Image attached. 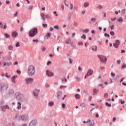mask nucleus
I'll list each match as a JSON object with an SVG mask.
<instances>
[{
    "label": "nucleus",
    "mask_w": 126,
    "mask_h": 126,
    "mask_svg": "<svg viewBox=\"0 0 126 126\" xmlns=\"http://www.w3.org/2000/svg\"><path fill=\"white\" fill-rule=\"evenodd\" d=\"M28 74L29 76L32 77L35 74V67L32 65L29 66L28 69Z\"/></svg>",
    "instance_id": "f257e3e1"
},
{
    "label": "nucleus",
    "mask_w": 126,
    "mask_h": 126,
    "mask_svg": "<svg viewBox=\"0 0 126 126\" xmlns=\"http://www.w3.org/2000/svg\"><path fill=\"white\" fill-rule=\"evenodd\" d=\"M37 34H38V29L37 28L32 29L29 32V35L32 38L35 37Z\"/></svg>",
    "instance_id": "f03ea898"
},
{
    "label": "nucleus",
    "mask_w": 126,
    "mask_h": 126,
    "mask_svg": "<svg viewBox=\"0 0 126 126\" xmlns=\"http://www.w3.org/2000/svg\"><path fill=\"white\" fill-rule=\"evenodd\" d=\"M15 96H16V99L17 101H23L24 99L23 94L20 93H16Z\"/></svg>",
    "instance_id": "7ed1b4c3"
},
{
    "label": "nucleus",
    "mask_w": 126,
    "mask_h": 126,
    "mask_svg": "<svg viewBox=\"0 0 126 126\" xmlns=\"http://www.w3.org/2000/svg\"><path fill=\"white\" fill-rule=\"evenodd\" d=\"M7 88H8V85H7V84H5L3 83H0V91H1V92H3L4 90H7Z\"/></svg>",
    "instance_id": "20e7f679"
},
{
    "label": "nucleus",
    "mask_w": 126,
    "mask_h": 126,
    "mask_svg": "<svg viewBox=\"0 0 126 126\" xmlns=\"http://www.w3.org/2000/svg\"><path fill=\"white\" fill-rule=\"evenodd\" d=\"M98 58L99 59L100 61L103 63H107V57L103 55H97Z\"/></svg>",
    "instance_id": "39448f33"
},
{
    "label": "nucleus",
    "mask_w": 126,
    "mask_h": 126,
    "mask_svg": "<svg viewBox=\"0 0 126 126\" xmlns=\"http://www.w3.org/2000/svg\"><path fill=\"white\" fill-rule=\"evenodd\" d=\"M94 73V71L93 70H91V69H89L87 73L85 76V79H86L87 78L88 76H90L92 75L93 73Z\"/></svg>",
    "instance_id": "423d86ee"
},
{
    "label": "nucleus",
    "mask_w": 126,
    "mask_h": 126,
    "mask_svg": "<svg viewBox=\"0 0 126 126\" xmlns=\"http://www.w3.org/2000/svg\"><path fill=\"white\" fill-rule=\"evenodd\" d=\"M26 84H29L32 83L34 81V79L32 78H27L25 79Z\"/></svg>",
    "instance_id": "0eeeda50"
},
{
    "label": "nucleus",
    "mask_w": 126,
    "mask_h": 126,
    "mask_svg": "<svg viewBox=\"0 0 126 126\" xmlns=\"http://www.w3.org/2000/svg\"><path fill=\"white\" fill-rule=\"evenodd\" d=\"M37 124H38V121L33 120L30 123L29 126H35Z\"/></svg>",
    "instance_id": "6e6552de"
},
{
    "label": "nucleus",
    "mask_w": 126,
    "mask_h": 126,
    "mask_svg": "<svg viewBox=\"0 0 126 126\" xmlns=\"http://www.w3.org/2000/svg\"><path fill=\"white\" fill-rule=\"evenodd\" d=\"M120 44H121V42H120V40L118 39H117L115 41V43H113V46L116 48H119V45H120Z\"/></svg>",
    "instance_id": "1a4fd4ad"
},
{
    "label": "nucleus",
    "mask_w": 126,
    "mask_h": 126,
    "mask_svg": "<svg viewBox=\"0 0 126 126\" xmlns=\"http://www.w3.org/2000/svg\"><path fill=\"white\" fill-rule=\"evenodd\" d=\"M19 120H22V121H25L28 120V117L26 115H21L19 117Z\"/></svg>",
    "instance_id": "9d476101"
},
{
    "label": "nucleus",
    "mask_w": 126,
    "mask_h": 126,
    "mask_svg": "<svg viewBox=\"0 0 126 126\" xmlns=\"http://www.w3.org/2000/svg\"><path fill=\"white\" fill-rule=\"evenodd\" d=\"M46 75L48 76L49 77H51V76H54V73L52 72H51L49 70H47L46 71Z\"/></svg>",
    "instance_id": "9b49d317"
},
{
    "label": "nucleus",
    "mask_w": 126,
    "mask_h": 126,
    "mask_svg": "<svg viewBox=\"0 0 126 126\" xmlns=\"http://www.w3.org/2000/svg\"><path fill=\"white\" fill-rule=\"evenodd\" d=\"M39 93L40 90L35 89L34 91H33V94L34 96H35L36 97H38Z\"/></svg>",
    "instance_id": "f8f14e48"
},
{
    "label": "nucleus",
    "mask_w": 126,
    "mask_h": 126,
    "mask_svg": "<svg viewBox=\"0 0 126 126\" xmlns=\"http://www.w3.org/2000/svg\"><path fill=\"white\" fill-rule=\"evenodd\" d=\"M0 109L3 112H5V110L7 109V110H9V107H8V105H5V106H1Z\"/></svg>",
    "instance_id": "ddd939ff"
},
{
    "label": "nucleus",
    "mask_w": 126,
    "mask_h": 126,
    "mask_svg": "<svg viewBox=\"0 0 126 126\" xmlns=\"http://www.w3.org/2000/svg\"><path fill=\"white\" fill-rule=\"evenodd\" d=\"M12 38H17L18 36V33L16 31L12 32L11 33Z\"/></svg>",
    "instance_id": "4468645a"
},
{
    "label": "nucleus",
    "mask_w": 126,
    "mask_h": 126,
    "mask_svg": "<svg viewBox=\"0 0 126 126\" xmlns=\"http://www.w3.org/2000/svg\"><path fill=\"white\" fill-rule=\"evenodd\" d=\"M62 94H63V92L62 91H59L57 92L58 99H61V98H62Z\"/></svg>",
    "instance_id": "2eb2a0df"
},
{
    "label": "nucleus",
    "mask_w": 126,
    "mask_h": 126,
    "mask_svg": "<svg viewBox=\"0 0 126 126\" xmlns=\"http://www.w3.org/2000/svg\"><path fill=\"white\" fill-rule=\"evenodd\" d=\"M94 121L91 122V120H89L88 121H87V124H90V126H94Z\"/></svg>",
    "instance_id": "dca6fc26"
},
{
    "label": "nucleus",
    "mask_w": 126,
    "mask_h": 126,
    "mask_svg": "<svg viewBox=\"0 0 126 126\" xmlns=\"http://www.w3.org/2000/svg\"><path fill=\"white\" fill-rule=\"evenodd\" d=\"M66 44L67 45L68 44H70L71 45L72 44V41H71V40L70 39V38H68V40L66 41Z\"/></svg>",
    "instance_id": "f3484780"
},
{
    "label": "nucleus",
    "mask_w": 126,
    "mask_h": 126,
    "mask_svg": "<svg viewBox=\"0 0 126 126\" xmlns=\"http://www.w3.org/2000/svg\"><path fill=\"white\" fill-rule=\"evenodd\" d=\"M75 98L77 99H80V95L78 94H75Z\"/></svg>",
    "instance_id": "a211bd4d"
},
{
    "label": "nucleus",
    "mask_w": 126,
    "mask_h": 126,
    "mask_svg": "<svg viewBox=\"0 0 126 126\" xmlns=\"http://www.w3.org/2000/svg\"><path fill=\"white\" fill-rule=\"evenodd\" d=\"M17 77V76H13L12 78V82L13 83H15V79Z\"/></svg>",
    "instance_id": "6ab92c4d"
},
{
    "label": "nucleus",
    "mask_w": 126,
    "mask_h": 126,
    "mask_svg": "<svg viewBox=\"0 0 126 126\" xmlns=\"http://www.w3.org/2000/svg\"><path fill=\"white\" fill-rule=\"evenodd\" d=\"M118 22H124V19H123L122 17H119L118 19L117 20Z\"/></svg>",
    "instance_id": "aec40b11"
},
{
    "label": "nucleus",
    "mask_w": 126,
    "mask_h": 126,
    "mask_svg": "<svg viewBox=\"0 0 126 126\" xmlns=\"http://www.w3.org/2000/svg\"><path fill=\"white\" fill-rule=\"evenodd\" d=\"M18 105L17 109L18 110H20V109H21V103L20 102H18Z\"/></svg>",
    "instance_id": "412c9836"
},
{
    "label": "nucleus",
    "mask_w": 126,
    "mask_h": 126,
    "mask_svg": "<svg viewBox=\"0 0 126 126\" xmlns=\"http://www.w3.org/2000/svg\"><path fill=\"white\" fill-rule=\"evenodd\" d=\"M93 91H94V93L93 94V95H95V94H94V93H96V94L98 93V91H99V90L95 88L94 89Z\"/></svg>",
    "instance_id": "4be33fe9"
},
{
    "label": "nucleus",
    "mask_w": 126,
    "mask_h": 126,
    "mask_svg": "<svg viewBox=\"0 0 126 126\" xmlns=\"http://www.w3.org/2000/svg\"><path fill=\"white\" fill-rule=\"evenodd\" d=\"M14 93V91L13 90H10L8 92L9 95H11Z\"/></svg>",
    "instance_id": "5701e85b"
},
{
    "label": "nucleus",
    "mask_w": 126,
    "mask_h": 126,
    "mask_svg": "<svg viewBox=\"0 0 126 126\" xmlns=\"http://www.w3.org/2000/svg\"><path fill=\"white\" fill-rule=\"evenodd\" d=\"M8 49L10 51H12L13 50V46L12 45H9L8 46Z\"/></svg>",
    "instance_id": "b1692460"
},
{
    "label": "nucleus",
    "mask_w": 126,
    "mask_h": 126,
    "mask_svg": "<svg viewBox=\"0 0 126 126\" xmlns=\"http://www.w3.org/2000/svg\"><path fill=\"white\" fill-rule=\"evenodd\" d=\"M40 16L42 18L43 20H46V18H45V14L41 13Z\"/></svg>",
    "instance_id": "393cba45"
},
{
    "label": "nucleus",
    "mask_w": 126,
    "mask_h": 126,
    "mask_svg": "<svg viewBox=\"0 0 126 126\" xmlns=\"http://www.w3.org/2000/svg\"><path fill=\"white\" fill-rule=\"evenodd\" d=\"M97 49H98V47H97V46H96V45L94 46V47L92 48V49L93 50V51H94V52H96V51H97Z\"/></svg>",
    "instance_id": "a878e982"
},
{
    "label": "nucleus",
    "mask_w": 126,
    "mask_h": 126,
    "mask_svg": "<svg viewBox=\"0 0 126 126\" xmlns=\"http://www.w3.org/2000/svg\"><path fill=\"white\" fill-rule=\"evenodd\" d=\"M105 105L107 107H108L109 108H111V107H112V104H109V103H108L107 102H105Z\"/></svg>",
    "instance_id": "bb28decb"
},
{
    "label": "nucleus",
    "mask_w": 126,
    "mask_h": 126,
    "mask_svg": "<svg viewBox=\"0 0 126 126\" xmlns=\"http://www.w3.org/2000/svg\"><path fill=\"white\" fill-rule=\"evenodd\" d=\"M89 6V3L88 2H86L84 3V7H87Z\"/></svg>",
    "instance_id": "cd10ccee"
},
{
    "label": "nucleus",
    "mask_w": 126,
    "mask_h": 126,
    "mask_svg": "<svg viewBox=\"0 0 126 126\" xmlns=\"http://www.w3.org/2000/svg\"><path fill=\"white\" fill-rule=\"evenodd\" d=\"M4 35L5 36V38L7 39V38H9L10 37V35L8 34L7 33H5L4 34Z\"/></svg>",
    "instance_id": "c85d7f7f"
},
{
    "label": "nucleus",
    "mask_w": 126,
    "mask_h": 126,
    "mask_svg": "<svg viewBox=\"0 0 126 126\" xmlns=\"http://www.w3.org/2000/svg\"><path fill=\"white\" fill-rule=\"evenodd\" d=\"M48 105L50 107H52L54 105V102L53 101H50L48 103Z\"/></svg>",
    "instance_id": "c756f323"
},
{
    "label": "nucleus",
    "mask_w": 126,
    "mask_h": 126,
    "mask_svg": "<svg viewBox=\"0 0 126 126\" xmlns=\"http://www.w3.org/2000/svg\"><path fill=\"white\" fill-rule=\"evenodd\" d=\"M71 15H72V14H71V13H69L68 15V20H70V17H71Z\"/></svg>",
    "instance_id": "7c9ffc66"
},
{
    "label": "nucleus",
    "mask_w": 126,
    "mask_h": 126,
    "mask_svg": "<svg viewBox=\"0 0 126 126\" xmlns=\"http://www.w3.org/2000/svg\"><path fill=\"white\" fill-rule=\"evenodd\" d=\"M81 38L82 39H83L84 40H85V39H86V35H85V34H82V36H81Z\"/></svg>",
    "instance_id": "2f4dec72"
},
{
    "label": "nucleus",
    "mask_w": 126,
    "mask_h": 126,
    "mask_svg": "<svg viewBox=\"0 0 126 126\" xmlns=\"http://www.w3.org/2000/svg\"><path fill=\"white\" fill-rule=\"evenodd\" d=\"M64 81L65 82V83H66V82H67V80L65 78L62 79V82H63Z\"/></svg>",
    "instance_id": "473e14b6"
},
{
    "label": "nucleus",
    "mask_w": 126,
    "mask_h": 126,
    "mask_svg": "<svg viewBox=\"0 0 126 126\" xmlns=\"http://www.w3.org/2000/svg\"><path fill=\"white\" fill-rule=\"evenodd\" d=\"M126 64H123L121 66L122 69H124V68H126Z\"/></svg>",
    "instance_id": "72a5a7b5"
},
{
    "label": "nucleus",
    "mask_w": 126,
    "mask_h": 126,
    "mask_svg": "<svg viewBox=\"0 0 126 126\" xmlns=\"http://www.w3.org/2000/svg\"><path fill=\"white\" fill-rule=\"evenodd\" d=\"M54 28L55 29H57V30H59V29H60V28H59V25L54 26Z\"/></svg>",
    "instance_id": "f704fd0d"
},
{
    "label": "nucleus",
    "mask_w": 126,
    "mask_h": 126,
    "mask_svg": "<svg viewBox=\"0 0 126 126\" xmlns=\"http://www.w3.org/2000/svg\"><path fill=\"white\" fill-rule=\"evenodd\" d=\"M104 36L107 37V38H110V34L105 32V33H104Z\"/></svg>",
    "instance_id": "c9c22d12"
},
{
    "label": "nucleus",
    "mask_w": 126,
    "mask_h": 126,
    "mask_svg": "<svg viewBox=\"0 0 126 126\" xmlns=\"http://www.w3.org/2000/svg\"><path fill=\"white\" fill-rule=\"evenodd\" d=\"M47 38H50L51 37V33L48 32L46 34Z\"/></svg>",
    "instance_id": "e433bc0d"
},
{
    "label": "nucleus",
    "mask_w": 126,
    "mask_h": 126,
    "mask_svg": "<svg viewBox=\"0 0 126 126\" xmlns=\"http://www.w3.org/2000/svg\"><path fill=\"white\" fill-rule=\"evenodd\" d=\"M104 97H105V98H108V97H109V94H108V93H105V94H104Z\"/></svg>",
    "instance_id": "4c0bfd02"
},
{
    "label": "nucleus",
    "mask_w": 126,
    "mask_h": 126,
    "mask_svg": "<svg viewBox=\"0 0 126 126\" xmlns=\"http://www.w3.org/2000/svg\"><path fill=\"white\" fill-rule=\"evenodd\" d=\"M20 46V44H19V42H17L15 44V47L18 48V47H19Z\"/></svg>",
    "instance_id": "58836bf2"
},
{
    "label": "nucleus",
    "mask_w": 126,
    "mask_h": 126,
    "mask_svg": "<svg viewBox=\"0 0 126 126\" xmlns=\"http://www.w3.org/2000/svg\"><path fill=\"white\" fill-rule=\"evenodd\" d=\"M4 103V101L3 100H1L0 102V106H3V103Z\"/></svg>",
    "instance_id": "ea45409f"
},
{
    "label": "nucleus",
    "mask_w": 126,
    "mask_h": 126,
    "mask_svg": "<svg viewBox=\"0 0 126 126\" xmlns=\"http://www.w3.org/2000/svg\"><path fill=\"white\" fill-rule=\"evenodd\" d=\"M5 77H6L7 78H9V77H10V76L8 75V73H6L5 74Z\"/></svg>",
    "instance_id": "a19ab883"
},
{
    "label": "nucleus",
    "mask_w": 126,
    "mask_h": 126,
    "mask_svg": "<svg viewBox=\"0 0 126 126\" xmlns=\"http://www.w3.org/2000/svg\"><path fill=\"white\" fill-rule=\"evenodd\" d=\"M84 33H88V32H89V30L88 29H86V30H84L83 31Z\"/></svg>",
    "instance_id": "79ce46f5"
},
{
    "label": "nucleus",
    "mask_w": 126,
    "mask_h": 126,
    "mask_svg": "<svg viewBox=\"0 0 126 126\" xmlns=\"http://www.w3.org/2000/svg\"><path fill=\"white\" fill-rule=\"evenodd\" d=\"M110 74L111 76H112V77H115V76H116V74H115V73L111 72Z\"/></svg>",
    "instance_id": "37998d69"
},
{
    "label": "nucleus",
    "mask_w": 126,
    "mask_h": 126,
    "mask_svg": "<svg viewBox=\"0 0 126 126\" xmlns=\"http://www.w3.org/2000/svg\"><path fill=\"white\" fill-rule=\"evenodd\" d=\"M110 34L111 36H114L115 35V32H110Z\"/></svg>",
    "instance_id": "c03bdc74"
},
{
    "label": "nucleus",
    "mask_w": 126,
    "mask_h": 126,
    "mask_svg": "<svg viewBox=\"0 0 126 126\" xmlns=\"http://www.w3.org/2000/svg\"><path fill=\"white\" fill-rule=\"evenodd\" d=\"M73 9V4L70 3V10H72Z\"/></svg>",
    "instance_id": "a18cd8bd"
},
{
    "label": "nucleus",
    "mask_w": 126,
    "mask_h": 126,
    "mask_svg": "<svg viewBox=\"0 0 126 126\" xmlns=\"http://www.w3.org/2000/svg\"><path fill=\"white\" fill-rule=\"evenodd\" d=\"M69 63H70V64L72 63L73 62V60H72L70 58L69 59Z\"/></svg>",
    "instance_id": "49530a36"
},
{
    "label": "nucleus",
    "mask_w": 126,
    "mask_h": 126,
    "mask_svg": "<svg viewBox=\"0 0 126 126\" xmlns=\"http://www.w3.org/2000/svg\"><path fill=\"white\" fill-rule=\"evenodd\" d=\"M91 21H93V22H96V18H92Z\"/></svg>",
    "instance_id": "de8ad7c7"
},
{
    "label": "nucleus",
    "mask_w": 126,
    "mask_h": 126,
    "mask_svg": "<svg viewBox=\"0 0 126 126\" xmlns=\"http://www.w3.org/2000/svg\"><path fill=\"white\" fill-rule=\"evenodd\" d=\"M78 44L80 45V46H82V45H83V42L80 41L78 43Z\"/></svg>",
    "instance_id": "09e8293b"
},
{
    "label": "nucleus",
    "mask_w": 126,
    "mask_h": 126,
    "mask_svg": "<svg viewBox=\"0 0 126 126\" xmlns=\"http://www.w3.org/2000/svg\"><path fill=\"white\" fill-rule=\"evenodd\" d=\"M16 72H17V73H18V74H21V71H20L19 70H17Z\"/></svg>",
    "instance_id": "8fccbe9b"
},
{
    "label": "nucleus",
    "mask_w": 126,
    "mask_h": 126,
    "mask_svg": "<svg viewBox=\"0 0 126 126\" xmlns=\"http://www.w3.org/2000/svg\"><path fill=\"white\" fill-rule=\"evenodd\" d=\"M62 107L63 108V109H64L65 108V104L63 103L62 105Z\"/></svg>",
    "instance_id": "3c124183"
},
{
    "label": "nucleus",
    "mask_w": 126,
    "mask_h": 126,
    "mask_svg": "<svg viewBox=\"0 0 126 126\" xmlns=\"http://www.w3.org/2000/svg\"><path fill=\"white\" fill-rule=\"evenodd\" d=\"M45 17H46V18H48L50 19H51V16H50L49 15H46Z\"/></svg>",
    "instance_id": "603ef678"
},
{
    "label": "nucleus",
    "mask_w": 126,
    "mask_h": 126,
    "mask_svg": "<svg viewBox=\"0 0 126 126\" xmlns=\"http://www.w3.org/2000/svg\"><path fill=\"white\" fill-rule=\"evenodd\" d=\"M41 51H42V52H45V51H46V48H45V47H42Z\"/></svg>",
    "instance_id": "864d4df0"
},
{
    "label": "nucleus",
    "mask_w": 126,
    "mask_h": 126,
    "mask_svg": "<svg viewBox=\"0 0 126 126\" xmlns=\"http://www.w3.org/2000/svg\"><path fill=\"white\" fill-rule=\"evenodd\" d=\"M24 30V29L23 28V26H22V27L20 29L21 32H22V31H23Z\"/></svg>",
    "instance_id": "5fc2aeb1"
},
{
    "label": "nucleus",
    "mask_w": 126,
    "mask_h": 126,
    "mask_svg": "<svg viewBox=\"0 0 126 126\" xmlns=\"http://www.w3.org/2000/svg\"><path fill=\"white\" fill-rule=\"evenodd\" d=\"M42 26H43V27H44V28H47V24H43V25H42Z\"/></svg>",
    "instance_id": "6e6d98bb"
},
{
    "label": "nucleus",
    "mask_w": 126,
    "mask_h": 126,
    "mask_svg": "<svg viewBox=\"0 0 126 126\" xmlns=\"http://www.w3.org/2000/svg\"><path fill=\"white\" fill-rule=\"evenodd\" d=\"M51 63H52V62L51 61H48L47 63V65H50V64H51Z\"/></svg>",
    "instance_id": "4d7b16f0"
},
{
    "label": "nucleus",
    "mask_w": 126,
    "mask_h": 126,
    "mask_svg": "<svg viewBox=\"0 0 126 126\" xmlns=\"http://www.w3.org/2000/svg\"><path fill=\"white\" fill-rule=\"evenodd\" d=\"M75 32H73L72 33V38H74V37L75 36Z\"/></svg>",
    "instance_id": "13d9d810"
},
{
    "label": "nucleus",
    "mask_w": 126,
    "mask_h": 126,
    "mask_svg": "<svg viewBox=\"0 0 126 126\" xmlns=\"http://www.w3.org/2000/svg\"><path fill=\"white\" fill-rule=\"evenodd\" d=\"M97 8H99V9H102V8H103V6H102V5H99V6L97 7Z\"/></svg>",
    "instance_id": "bf43d9fd"
},
{
    "label": "nucleus",
    "mask_w": 126,
    "mask_h": 126,
    "mask_svg": "<svg viewBox=\"0 0 126 126\" xmlns=\"http://www.w3.org/2000/svg\"><path fill=\"white\" fill-rule=\"evenodd\" d=\"M17 64H18V62H17V61H16V62H14V63H13V65H17Z\"/></svg>",
    "instance_id": "052dcab7"
},
{
    "label": "nucleus",
    "mask_w": 126,
    "mask_h": 126,
    "mask_svg": "<svg viewBox=\"0 0 126 126\" xmlns=\"http://www.w3.org/2000/svg\"><path fill=\"white\" fill-rule=\"evenodd\" d=\"M22 109H23V110H26V106L23 105Z\"/></svg>",
    "instance_id": "680f3d73"
},
{
    "label": "nucleus",
    "mask_w": 126,
    "mask_h": 126,
    "mask_svg": "<svg viewBox=\"0 0 126 126\" xmlns=\"http://www.w3.org/2000/svg\"><path fill=\"white\" fill-rule=\"evenodd\" d=\"M80 106H82V107H85L86 105H85V103H81Z\"/></svg>",
    "instance_id": "e2e57ef3"
},
{
    "label": "nucleus",
    "mask_w": 126,
    "mask_h": 126,
    "mask_svg": "<svg viewBox=\"0 0 126 126\" xmlns=\"http://www.w3.org/2000/svg\"><path fill=\"white\" fill-rule=\"evenodd\" d=\"M76 79L77 80V81H79L80 80V78L78 77H76Z\"/></svg>",
    "instance_id": "0e129e2a"
},
{
    "label": "nucleus",
    "mask_w": 126,
    "mask_h": 126,
    "mask_svg": "<svg viewBox=\"0 0 126 126\" xmlns=\"http://www.w3.org/2000/svg\"><path fill=\"white\" fill-rule=\"evenodd\" d=\"M121 102V104H125V100H120Z\"/></svg>",
    "instance_id": "69168bd1"
},
{
    "label": "nucleus",
    "mask_w": 126,
    "mask_h": 126,
    "mask_svg": "<svg viewBox=\"0 0 126 126\" xmlns=\"http://www.w3.org/2000/svg\"><path fill=\"white\" fill-rule=\"evenodd\" d=\"M33 42H36V43H38V39H33L32 40Z\"/></svg>",
    "instance_id": "338daca9"
},
{
    "label": "nucleus",
    "mask_w": 126,
    "mask_h": 126,
    "mask_svg": "<svg viewBox=\"0 0 126 126\" xmlns=\"http://www.w3.org/2000/svg\"><path fill=\"white\" fill-rule=\"evenodd\" d=\"M91 33H92V34H95V33H96V32H95L94 30H92Z\"/></svg>",
    "instance_id": "774afa93"
}]
</instances>
